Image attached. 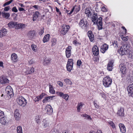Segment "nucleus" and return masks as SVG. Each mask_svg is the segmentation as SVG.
Instances as JSON below:
<instances>
[{
    "label": "nucleus",
    "mask_w": 133,
    "mask_h": 133,
    "mask_svg": "<svg viewBox=\"0 0 133 133\" xmlns=\"http://www.w3.org/2000/svg\"><path fill=\"white\" fill-rule=\"evenodd\" d=\"M10 7L9 6L5 7L4 8V11H8L10 9Z\"/></svg>",
    "instance_id": "obj_57"
},
{
    "label": "nucleus",
    "mask_w": 133,
    "mask_h": 133,
    "mask_svg": "<svg viewBox=\"0 0 133 133\" xmlns=\"http://www.w3.org/2000/svg\"><path fill=\"white\" fill-rule=\"evenodd\" d=\"M34 71V68H29V74L33 73Z\"/></svg>",
    "instance_id": "obj_48"
},
{
    "label": "nucleus",
    "mask_w": 133,
    "mask_h": 133,
    "mask_svg": "<svg viewBox=\"0 0 133 133\" xmlns=\"http://www.w3.org/2000/svg\"><path fill=\"white\" fill-rule=\"evenodd\" d=\"M73 60L72 59H68L67 63L66 66L67 70L70 72L73 68Z\"/></svg>",
    "instance_id": "obj_6"
},
{
    "label": "nucleus",
    "mask_w": 133,
    "mask_h": 133,
    "mask_svg": "<svg viewBox=\"0 0 133 133\" xmlns=\"http://www.w3.org/2000/svg\"><path fill=\"white\" fill-rule=\"evenodd\" d=\"M22 73L23 74L27 75L29 74V68L25 67L23 69Z\"/></svg>",
    "instance_id": "obj_31"
},
{
    "label": "nucleus",
    "mask_w": 133,
    "mask_h": 133,
    "mask_svg": "<svg viewBox=\"0 0 133 133\" xmlns=\"http://www.w3.org/2000/svg\"><path fill=\"white\" fill-rule=\"evenodd\" d=\"M81 116L82 117H85V118L89 120H91L92 119L90 116L87 114H84L81 115Z\"/></svg>",
    "instance_id": "obj_38"
},
{
    "label": "nucleus",
    "mask_w": 133,
    "mask_h": 133,
    "mask_svg": "<svg viewBox=\"0 0 133 133\" xmlns=\"http://www.w3.org/2000/svg\"><path fill=\"white\" fill-rule=\"evenodd\" d=\"M45 110L46 113L50 115L53 112V110L52 107L49 105H48L46 106Z\"/></svg>",
    "instance_id": "obj_14"
},
{
    "label": "nucleus",
    "mask_w": 133,
    "mask_h": 133,
    "mask_svg": "<svg viewBox=\"0 0 133 133\" xmlns=\"http://www.w3.org/2000/svg\"><path fill=\"white\" fill-rule=\"evenodd\" d=\"M4 116V112L0 110V118Z\"/></svg>",
    "instance_id": "obj_56"
},
{
    "label": "nucleus",
    "mask_w": 133,
    "mask_h": 133,
    "mask_svg": "<svg viewBox=\"0 0 133 133\" xmlns=\"http://www.w3.org/2000/svg\"><path fill=\"white\" fill-rule=\"evenodd\" d=\"M109 124L111 126L113 129H114L115 128V126L114 123L111 121H109L108 122Z\"/></svg>",
    "instance_id": "obj_42"
},
{
    "label": "nucleus",
    "mask_w": 133,
    "mask_h": 133,
    "mask_svg": "<svg viewBox=\"0 0 133 133\" xmlns=\"http://www.w3.org/2000/svg\"><path fill=\"white\" fill-rule=\"evenodd\" d=\"M92 51L93 54L95 55H98L99 54V50L98 47L95 45L94 46L92 49Z\"/></svg>",
    "instance_id": "obj_19"
},
{
    "label": "nucleus",
    "mask_w": 133,
    "mask_h": 133,
    "mask_svg": "<svg viewBox=\"0 0 133 133\" xmlns=\"http://www.w3.org/2000/svg\"><path fill=\"white\" fill-rule=\"evenodd\" d=\"M114 62V61L112 60H110L109 62L107 67L108 70L109 71H111L112 70Z\"/></svg>",
    "instance_id": "obj_16"
},
{
    "label": "nucleus",
    "mask_w": 133,
    "mask_h": 133,
    "mask_svg": "<svg viewBox=\"0 0 133 133\" xmlns=\"http://www.w3.org/2000/svg\"><path fill=\"white\" fill-rule=\"evenodd\" d=\"M35 120L36 122L38 124L41 123V117L39 116L38 115L35 117Z\"/></svg>",
    "instance_id": "obj_34"
},
{
    "label": "nucleus",
    "mask_w": 133,
    "mask_h": 133,
    "mask_svg": "<svg viewBox=\"0 0 133 133\" xmlns=\"http://www.w3.org/2000/svg\"><path fill=\"white\" fill-rule=\"evenodd\" d=\"M18 10L20 11H25V10H24V9L22 8L21 7H19L18 8Z\"/></svg>",
    "instance_id": "obj_64"
},
{
    "label": "nucleus",
    "mask_w": 133,
    "mask_h": 133,
    "mask_svg": "<svg viewBox=\"0 0 133 133\" xmlns=\"http://www.w3.org/2000/svg\"><path fill=\"white\" fill-rule=\"evenodd\" d=\"M0 82L1 84H4L8 83L9 80L5 77L2 76L0 77Z\"/></svg>",
    "instance_id": "obj_13"
},
{
    "label": "nucleus",
    "mask_w": 133,
    "mask_h": 133,
    "mask_svg": "<svg viewBox=\"0 0 133 133\" xmlns=\"http://www.w3.org/2000/svg\"><path fill=\"white\" fill-rule=\"evenodd\" d=\"M82 64V62L80 60H78L77 62V64L78 66H80Z\"/></svg>",
    "instance_id": "obj_53"
},
{
    "label": "nucleus",
    "mask_w": 133,
    "mask_h": 133,
    "mask_svg": "<svg viewBox=\"0 0 133 133\" xmlns=\"http://www.w3.org/2000/svg\"><path fill=\"white\" fill-rule=\"evenodd\" d=\"M50 100L47 97L45 98L43 100V103H46L49 102Z\"/></svg>",
    "instance_id": "obj_49"
},
{
    "label": "nucleus",
    "mask_w": 133,
    "mask_h": 133,
    "mask_svg": "<svg viewBox=\"0 0 133 133\" xmlns=\"http://www.w3.org/2000/svg\"><path fill=\"white\" fill-rule=\"evenodd\" d=\"M2 14L3 17L6 19H9L10 16V14L9 13L5 12L4 11H3Z\"/></svg>",
    "instance_id": "obj_24"
},
{
    "label": "nucleus",
    "mask_w": 133,
    "mask_h": 133,
    "mask_svg": "<svg viewBox=\"0 0 133 133\" xmlns=\"http://www.w3.org/2000/svg\"><path fill=\"white\" fill-rule=\"evenodd\" d=\"M127 89L129 95L133 98V84L129 85Z\"/></svg>",
    "instance_id": "obj_10"
},
{
    "label": "nucleus",
    "mask_w": 133,
    "mask_h": 133,
    "mask_svg": "<svg viewBox=\"0 0 133 133\" xmlns=\"http://www.w3.org/2000/svg\"><path fill=\"white\" fill-rule=\"evenodd\" d=\"M112 45L114 48H117L118 47V43L116 41H112Z\"/></svg>",
    "instance_id": "obj_37"
},
{
    "label": "nucleus",
    "mask_w": 133,
    "mask_h": 133,
    "mask_svg": "<svg viewBox=\"0 0 133 133\" xmlns=\"http://www.w3.org/2000/svg\"><path fill=\"white\" fill-rule=\"evenodd\" d=\"M85 14L88 17H90L91 15V13L90 10L88 9H86L85 11Z\"/></svg>",
    "instance_id": "obj_35"
},
{
    "label": "nucleus",
    "mask_w": 133,
    "mask_h": 133,
    "mask_svg": "<svg viewBox=\"0 0 133 133\" xmlns=\"http://www.w3.org/2000/svg\"><path fill=\"white\" fill-rule=\"evenodd\" d=\"M11 59L12 62H16L18 61V57L17 54L15 53H13L11 55Z\"/></svg>",
    "instance_id": "obj_15"
},
{
    "label": "nucleus",
    "mask_w": 133,
    "mask_h": 133,
    "mask_svg": "<svg viewBox=\"0 0 133 133\" xmlns=\"http://www.w3.org/2000/svg\"><path fill=\"white\" fill-rule=\"evenodd\" d=\"M101 10L102 11L104 12H106L107 11V9L104 6H103Z\"/></svg>",
    "instance_id": "obj_61"
},
{
    "label": "nucleus",
    "mask_w": 133,
    "mask_h": 133,
    "mask_svg": "<svg viewBox=\"0 0 133 133\" xmlns=\"http://www.w3.org/2000/svg\"><path fill=\"white\" fill-rule=\"evenodd\" d=\"M117 113L119 116L121 117L123 116L124 115V108L122 107L118 109Z\"/></svg>",
    "instance_id": "obj_21"
},
{
    "label": "nucleus",
    "mask_w": 133,
    "mask_h": 133,
    "mask_svg": "<svg viewBox=\"0 0 133 133\" xmlns=\"http://www.w3.org/2000/svg\"><path fill=\"white\" fill-rule=\"evenodd\" d=\"M36 35L35 31L34 30L30 31L28 32V37L31 40H32L34 38Z\"/></svg>",
    "instance_id": "obj_12"
},
{
    "label": "nucleus",
    "mask_w": 133,
    "mask_h": 133,
    "mask_svg": "<svg viewBox=\"0 0 133 133\" xmlns=\"http://www.w3.org/2000/svg\"><path fill=\"white\" fill-rule=\"evenodd\" d=\"M108 45L106 44H103L101 46V52L103 53H104L107 51L108 48Z\"/></svg>",
    "instance_id": "obj_18"
},
{
    "label": "nucleus",
    "mask_w": 133,
    "mask_h": 133,
    "mask_svg": "<svg viewBox=\"0 0 133 133\" xmlns=\"http://www.w3.org/2000/svg\"><path fill=\"white\" fill-rule=\"evenodd\" d=\"M122 40L124 41H126L128 39V36L124 37L123 36H121Z\"/></svg>",
    "instance_id": "obj_46"
},
{
    "label": "nucleus",
    "mask_w": 133,
    "mask_h": 133,
    "mask_svg": "<svg viewBox=\"0 0 133 133\" xmlns=\"http://www.w3.org/2000/svg\"><path fill=\"white\" fill-rule=\"evenodd\" d=\"M78 25L81 28L86 30L88 28L89 24L86 19H83L81 20Z\"/></svg>",
    "instance_id": "obj_4"
},
{
    "label": "nucleus",
    "mask_w": 133,
    "mask_h": 133,
    "mask_svg": "<svg viewBox=\"0 0 133 133\" xmlns=\"http://www.w3.org/2000/svg\"><path fill=\"white\" fill-rule=\"evenodd\" d=\"M17 133H23L22 128L21 126H18L17 127Z\"/></svg>",
    "instance_id": "obj_39"
},
{
    "label": "nucleus",
    "mask_w": 133,
    "mask_h": 133,
    "mask_svg": "<svg viewBox=\"0 0 133 133\" xmlns=\"http://www.w3.org/2000/svg\"><path fill=\"white\" fill-rule=\"evenodd\" d=\"M49 92L51 94H54L55 93V91L53 89L52 86L51 84L49 85Z\"/></svg>",
    "instance_id": "obj_36"
},
{
    "label": "nucleus",
    "mask_w": 133,
    "mask_h": 133,
    "mask_svg": "<svg viewBox=\"0 0 133 133\" xmlns=\"http://www.w3.org/2000/svg\"><path fill=\"white\" fill-rule=\"evenodd\" d=\"M31 47L32 50L34 52H36L37 51V50L36 45L32 44L31 45Z\"/></svg>",
    "instance_id": "obj_40"
},
{
    "label": "nucleus",
    "mask_w": 133,
    "mask_h": 133,
    "mask_svg": "<svg viewBox=\"0 0 133 133\" xmlns=\"http://www.w3.org/2000/svg\"><path fill=\"white\" fill-rule=\"evenodd\" d=\"M20 29L24 28L25 27V25L22 23H20Z\"/></svg>",
    "instance_id": "obj_62"
},
{
    "label": "nucleus",
    "mask_w": 133,
    "mask_h": 133,
    "mask_svg": "<svg viewBox=\"0 0 133 133\" xmlns=\"http://www.w3.org/2000/svg\"><path fill=\"white\" fill-rule=\"evenodd\" d=\"M5 92L6 93L7 96L10 98L12 97L14 95L13 91L12 89L10 86H8L6 88Z\"/></svg>",
    "instance_id": "obj_7"
},
{
    "label": "nucleus",
    "mask_w": 133,
    "mask_h": 133,
    "mask_svg": "<svg viewBox=\"0 0 133 133\" xmlns=\"http://www.w3.org/2000/svg\"><path fill=\"white\" fill-rule=\"evenodd\" d=\"M12 12H17L18 11V10L16 6L12 8Z\"/></svg>",
    "instance_id": "obj_51"
},
{
    "label": "nucleus",
    "mask_w": 133,
    "mask_h": 133,
    "mask_svg": "<svg viewBox=\"0 0 133 133\" xmlns=\"http://www.w3.org/2000/svg\"><path fill=\"white\" fill-rule=\"evenodd\" d=\"M69 28V25L66 24L63 25L61 28L60 32L61 34L63 35H65L67 32Z\"/></svg>",
    "instance_id": "obj_8"
},
{
    "label": "nucleus",
    "mask_w": 133,
    "mask_h": 133,
    "mask_svg": "<svg viewBox=\"0 0 133 133\" xmlns=\"http://www.w3.org/2000/svg\"><path fill=\"white\" fill-rule=\"evenodd\" d=\"M50 35L49 34H47L45 35L43 37V42L44 43L48 42L50 39Z\"/></svg>",
    "instance_id": "obj_29"
},
{
    "label": "nucleus",
    "mask_w": 133,
    "mask_h": 133,
    "mask_svg": "<svg viewBox=\"0 0 133 133\" xmlns=\"http://www.w3.org/2000/svg\"><path fill=\"white\" fill-rule=\"evenodd\" d=\"M91 19L94 24H97L99 30H101L102 29V19L101 17H100L98 18L97 14L94 13L91 17Z\"/></svg>",
    "instance_id": "obj_1"
},
{
    "label": "nucleus",
    "mask_w": 133,
    "mask_h": 133,
    "mask_svg": "<svg viewBox=\"0 0 133 133\" xmlns=\"http://www.w3.org/2000/svg\"><path fill=\"white\" fill-rule=\"evenodd\" d=\"M13 0H10V1L5 3L3 4V6H5L7 5L10 4L13 1Z\"/></svg>",
    "instance_id": "obj_45"
},
{
    "label": "nucleus",
    "mask_w": 133,
    "mask_h": 133,
    "mask_svg": "<svg viewBox=\"0 0 133 133\" xmlns=\"http://www.w3.org/2000/svg\"><path fill=\"white\" fill-rule=\"evenodd\" d=\"M120 68V70L123 74H124L126 73V69L125 66L123 64H121L119 65Z\"/></svg>",
    "instance_id": "obj_23"
},
{
    "label": "nucleus",
    "mask_w": 133,
    "mask_h": 133,
    "mask_svg": "<svg viewBox=\"0 0 133 133\" xmlns=\"http://www.w3.org/2000/svg\"><path fill=\"white\" fill-rule=\"evenodd\" d=\"M41 16V14L38 11L35 12L33 15L32 20L35 21L37 20V18Z\"/></svg>",
    "instance_id": "obj_17"
},
{
    "label": "nucleus",
    "mask_w": 133,
    "mask_h": 133,
    "mask_svg": "<svg viewBox=\"0 0 133 133\" xmlns=\"http://www.w3.org/2000/svg\"><path fill=\"white\" fill-rule=\"evenodd\" d=\"M6 32V29L4 28L0 30V37H3L5 35Z\"/></svg>",
    "instance_id": "obj_30"
},
{
    "label": "nucleus",
    "mask_w": 133,
    "mask_h": 133,
    "mask_svg": "<svg viewBox=\"0 0 133 133\" xmlns=\"http://www.w3.org/2000/svg\"><path fill=\"white\" fill-rule=\"evenodd\" d=\"M112 82V79L109 76H107L103 78V83L105 88L108 87L111 85Z\"/></svg>",
    "instance_id": "obj_3"
},
{
    "label": "nucleus",
    "mask_w": 133,
    "mask_h": 133,
    "mask_svg": "<svg viewBox=\"0 0 133 133\" xmlns=\"http://www.w3.org/2000/svg\"><path fill=\"white\" fill-rule=\"evenodd\" d=\"M89 133H102V131L101 130H98L96 132H95L94 131H90Z\"/></svg>",
    "instance_id": "obj_55"
},
{
    "label": "nucleus",
    "mask_w": 133,
    "mask_h": 133,
    "mask_svg": "<svg viewBox=\"0 0 133 133\" xmlns=\"http://www.w3.org/2000/svg\"><path fill=\"white\" fill-rule=\"evenodd\" d=\"M16 24L15 26V29H20V23L17 24V22H16Z\"/></svg>",
    "instance_id": "obj_50"
},
{
    "label": "nucleus",
    "mask_w": 133,
    "mask_h": 133,
    "mask_svg": "<svg viewBox=\"0 0 133 133\" xmlns=\"http://www.w3.org/2000/svg\"><path fill=\"white\" fill-rule=\"evenodd\" d=\"M71 46H68L66 49V56L68 58H69L71 55Z\"/></svg>",
    "instance_id": "obj_9"
},
{
    "label": "nucleus",
    "mask_w": 133,
    "mask_h": 133,
    "mask_svg": "<svg viewBox=\"0 0 133 133\" xmlns=\"http://www.w3.org/2000/svg\"><path fill=\"white\" fill-rule=\"evenodd\" d=\"M87 35L90 41H92L94 39V35L92 34V31H89Z\"/></svg>",
    "instance_id": "obj_25"
},
{
    "label": "nucleus",
    "mask_w": 133,
    "mask_h": 133,
    "mask_svg": "<svg viewBox=\"0 0 133 133\" xmlns=\"http://www.w3.org/2000/svg\"><path fill=\"white\" fill-rule=\"evenodd\" d=\"M118 126L121 132L122 133H125L126 132V129L124 124L122 123H120Z\"/></svg>",
    "instance_id": "obj_20"
},
{
    "label": "nucleus",
    "mask_w": 133,
    "mask_h": 133,
    "mask_svg": "<svg viewBox=\"0 0 133 133\" xmlns=\"http://www.w3.org/2000/svg\"><path fill=\"white\" fill-rule=\"evenodd\" d=\"M56 11L57 12H58L59 13V14L60 15H61V12L59 10V9L57 7H56Z\"/></svg>",
    "instance_id": "obj_63"
},
{
    "label": "nucleus",
    "mask_w": 133,
    "mask_h": 133,
    "mask_svg": "<svg viewBox=\"0 0 133 133\" xmlns=\"http://www.w3.org/2000/svg\"><path fill=\"white\" fill-rule=\"evenodd\" d=\"M0 123L2 124H6V118L4 116L0 118Z\"/></svg>",
    "instance_id": "obj_32"
},
{
    "label": "nucleus",
    "mask_w": 133,
    "mask_h": 133,
    "mask_svg": "<svg viewBox=\"0 0 133 133\" xmlns=\"http://www.w3.org/2000/svg\"><path fill=\"white\" fill-rule=\"evenodd\" d=\"M51 59L49 58H46L44 59L43 64L44 65H48L50 62Z\"/></svg>",
    "instance_id": "obj_27"
},
{
    "label": "nucleus",
    "mask_w": 133,
    "mask_h": 133,
    "mask_svg": "<svg viewBox=\"0 0 133 133\" xmlns=\"http://www.w3.org/2000/svg\"><path fill=\"white\" fill-rule=\"evenodd\" d=\"M45 94L44 93H42L39 96H38L39 97V98H40V100L44 96H45Z\"/></svg>",
    "instance_id": "obj_59"
},
{
    "label": "nucleus",
    "mask_w": 133,
    "mask_h": 133,
    "mask_svg": "<svg viewBox=\"0 0 133 133\" xmlns=\"http://www.w3.org/2000/svg\"><path fill=\"white\" fill-rule=\"evenodd\" d=\"M72 9L74 11V14H76L80 10V6L79 5L74 6H73Z\"/></svg>",
    "instance_id": "obj_22"
},
{
    "label": "nucleus",
    "mask_w": 133,
    "mask_h": 133,
    "mask_svg": "<svg viewBox=\"0 0 133 133\" xmlns=\"http://www.w3.org/2000/svg\"><path fill=\"white\" fill-rule=\"evenodd\" d=\"M130 49L131 46L130 45L127 44L125 46H122L119 52L122 55L130 54Z\"/></svg>",
    "instance_id": "obj_2"
},
{
    "label": "nucleus",
    "mask_w": 133,
    "mask_h": 133,
    "mask_svg": "<svg viewBox=\"0 0 133 133\" xmlns=\"http://www.w3.org/2000/svg\"><path fill=\"white\" fill-rule=\"evenodd\" d=\"M33 99L34 101L35 102L38 101L40 100V98L38 96L34 97Z\"/></svg>",
    "instance_id": "obj_52"
},
{
    "label": "nucleus",
    "mask_w": 133,
    "mask_h": 133,
    "mask_svg": "<svg viewBox=\"0 0 133 133\" xmlns=\"http://www.w3.org/2000/svg\"><path fill=\"white\" fill-rule=\"evenodd\" d=\"M83 103H78L77 106V109L78 112H79L80 111V109L82 108Z\"/></svg>",
    "instance_id": "obj_33"
},
{
    "label": "nucleus",
    "mask_w": 133,
    "mask_h": 133,
    "mask_svg": "<svg viewBox=\"0 0 133 133\" xmlns=\"http://www.w3.org/2000/svg\"><path fill=\"white\" fill-rule=\"evenodd\" d=\"M17 101L18 104L23 107L26 105L27 102L26 99L21 96L18 97L17 99Z\"/></svg>",
    "instance_id": "obj_5"
},
{
    "label": "nucleus",
    "mask_w": 133,
    "mask_h": 133,
    "mask_svg": "<svg viewBox=\"0 0 133 133\" xmlns=\"http://www.w3.org/2000/svg\"><path fill=\"white\" fill-rule=\"evenodd\" d=\"M69 96L67 94H63L62 97L65 99L67 101L68 100Z\"/></svg>",
    "instance_id": "obj_44"
},
{
    "label": "nucleus",
    "mask_w": 133,
    "mask_h": 133,
    "mask_svg": "<svg viewBox=\"0 0 133 133\" xmlns=\"http://www.w3.org/2000/svg\"><path fill=\"white\" fill-rule=\"evenodd\" d=\"M14 117L16 120H18L20 118V114L18 110L17 109L15 110L14 112Z\"/></svg>",
    "instance_id": "obj_28"
},
{
    "label": "nucleus",
    "mask_w": 133,
    "mask_h": 133,
    "mask_svg": "<svg viewBox=\"0 0 133 133\" xmlns=\"http://www.w3.org/2000/svg\"><path fill=\"white\" fill-rule=\"evenodd\" d=\"M57 84L60 86L61 87H62L63 86V83L62 82H61L60 81H58L57 82Z\"/></svg>",
    "instance_id": "obj_58"
},
{
    "label": "nucleus",
    "mask_w": 133,
    "mask_h": 133,
    "mask_svg": "<svg viewBox=\"0 0 133 133\" xmlns=\"http://www.w3.org/2000/svg\"><path fill=\"white\" fill-rule=\"evenodd\" d=\"M16 24V22L11 21L7 25L9 28H15Z\"/></svg>",
    "instance_id": "obj_26"
},
{
    "label": "nucleus",
    "mask_w": 133,
    "mask_h": 133,
    "mask_svg": "<svg viewBox=\"0 0 133 133\" xmlns=\"http://www.w3.org/2000/svg\"><path fill=\"white\" fill-rule=\"evenodd\" d=\"M56 94L58 96H59L60 97H62L64 93L63 92H57Z\"/></svg>",
    "instance_id": "obj_47"
},
{
    "label": "nucleus",
    "mask_w": 133,
    "mask_h": 133,
    "mask_svg": "<svg viewBox=\"0 0 133 133\" xmlns=\"http://www.w3.org/2000/svg\"><path fill=\"white\" fill-rule=\"evenodd\" d=\"M73 43L76 45H79L80 44V43L76 40H75L73 41Z\"/></svg>",
    "instance_id": "obj_60"
},
{
    "label": "nucleus",
    "mask_w": 133,
    "mask_h": 133,
    "mask_svg": "<svg viewBox=\"0 0 133 133\" xmlns=\"http://www.w3.org/2000/svg\"><path fill=\"white\" fill-rule=\"evenodd\" d=\"M42 124L43 127L44 128H46L48 127L50 125L51 123L50 122L47 120L46 119H43L42 121Z\"/></svg>",
    "instance_id": "obj_11"
},
{
    "label": "nucleus",
    "mask_w": 133,
    "mask_h": 133,
    "mask_svg": "<svg viewBox=\"0 0 133 133\" xmlns=\"http://www.w3.org/2000/svg\"><path fill=\"white\" fill-rule=\"evenodd\" d=\"M44 28H43L42 29H41L40 30L38 33L39 35L41 36L42 34H43L44 32Z\"/></svg>",
    "instance_id": "obj_54"
},
{
    "label": "nucleus",
    "mask_w": 133,
    "mask_h": 133,
    "mask_svg": "<svg viewBox=\"0 0 133 133\" xmlns=\"http://www.w3.org/2000/svg\"><path fill=\"white\" fill-rule=\"evenodd\" d=\"M64 81L67 84L71 85L72 84V82L69 79H64Z\"/></svg>",
    "instance_id": "obj_41"
},
{
    "label": "nucleus",
    "mask_w": 133,
    "mask_h": 133,
    "mask_svg": "<svg viewBox=\"0 0 133 133\" xmlns=\"http://www.w3.org/2000/svg\"><path fill=\"white\" fill-rule=\"evenodd\" d=\"M57 40L55 38H54L52 40L51 45L52 46H55Z\"/></svg>",
    "instance_id": "obj_43"
}]
</instances>
